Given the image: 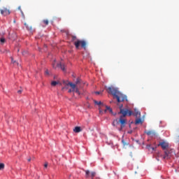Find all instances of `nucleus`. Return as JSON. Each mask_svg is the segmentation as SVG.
I'll return each mask as SVG.
<instances>
[{
	"label": "nucleus",
	"mask_w": 179,
	"mask_h": 179,
	"mask_svg": "<svg viewBox=\"0 0 179 179\" xmlns=\"http://www.w3.org/2000/svg\"><path fill=\"white\" fill-rule=\"evenodd\" d=\"M120 114H122L120 117V119H115L113 120L112 125L115 127V125H118L120 124V128H119V131H122V129L125 128V125H127V120L124 118V117H131L134 113L131 110H129L128 108H122V106L120 107Z\"/></svg>",
	"instance_id": "nucleus-1"
},
{
	"label": "nucleus",
	"mask_w": 179,
	"mask_h": 179,
	"mask_svg": "<svg viewBox=\"0 0 179 179\" xmlns=\"http://www.w3.org/2000/svg\"><path fill=\"white\" fill-rule=\"evenodd\" d=\"M106 92L109 94H112L113 96L114 99H116L117 103H121L122 101H128V99H127V95L123 94L118 90V88L112 87H108L106 88Z\"/></svg>",
	"instance_id": "nucleus-2"
},
{
	"label": "nucleus",
	"mask_w": 179,
	"mask_h": 179,
	"mask_svg": "<svg viewBox=\"0 0 179 179\" xmlns=\"http://www.w3.org/2000/svg\"><path fill=\"white\" fill-rule=\"evenodd\" d=\"M72 41H73V44L77 50H79V47L86 50V45H87V43L85 40H79L75 36H72Z\"/></svg>",
	"instance_id": "nucleus-3"
},
{
	"label": "nucleus",
	"mask_w": 179,
	"mask_h": 179,
	"mask_svg": "<svg viewBox=\"0 0 179 179\" xmlns=\"http://www.w3.org/2000/svg\"><path fill=\"white\" fill-rule=\"evenodd\" d=\"M63 84L65 85V86H70L72 89V92H75L76 93H77V94H80V92H79V89L76 87V85L69 82L68 81H63Z\"/></svg>",
	"instance_id": "nucleus-4"
},
{
	"label": "nucleus",
	"mask_w": 179,
	"mask_h": 179,
	"mask_svg": "<svg viewBox=\"0 0 179 179\" xmlns=\"http://www.w3.org/2000/svg\"><path fill=\"white\" fill-rule=\"evenodd\" d=\"M173 155H176V152H174V150L173 149H167L164 151V155L162 157L163 159H171L173 156Z\"/></svg>",
	"instance_id": "nucleus-5"
},
{
	"label": "nucleus",
	"mask_w": 179,
	"mask_h": 179,
	"mask_svg": "<svg viewBox=\"0 0 179 179\" xmlns=\"http://www.w3.org/2000/svg\"><path fill=\"white\" fill-rule=\"evenodd\" d=\"M158 145L161 146L163 150H167L169 149V143L166 141H161Z\"/></svg>",
	"instance_id": "nucleus-6"
},
{
	"label": "nucleus",
	"mask_w": 179,
	"mask_h": 179,
	"mask_svg": "<svg viewBox=\"0 0 179 179\" xmlns=\"http://www.w3.org/2000/svg\"><path fill=\"white\" fill-rule=\"evenodd\" d=\"M0 12L3 16H8V15H10V11L6 8L0 10Z\"/></svg>",
	"instance_id": "nucleus-7"
},
{
	"label": "nucleus",
	"mask_w": 179,
	"mask_h": 179,
	"mask_svg": "<svg viewBox=\"0 0 179 179\" xmlns=\"http://www.w3.org/2000/svg\"><path fill=\"white\" fill-rule=\"evenodd\" d=\"M145 134L148 136H156V131L153 130H148L145 131Z\"/></svg>",
	"instance_id": "nucleus-8"
},
{
	"label": "nucleus",
	"mask_w": 179,
	"mask_h": 179,
	"mask_svg": "<svg viewBox=\"0 0 179 179\" xmlns=\"http://www.w3.org/2000/svg\"><path fill=\"white\" fill-rule=\"evenodd\" d=\"M57 66L58 68H60L63 72H65L66 71V69H65V64H62V63L57 64Z\"/></svg>",
	"instance_id": "nucleus-9"
},
{
	"label": "nucleus",
	"mask_w": 179,
	"mask_h": 179,
	"mask_svg": "<svg viewBox=\"0 0 179 179\" xmlns=\"http://www.w3.org/2000/svg\"><path fill=\"white\" fill-rule=\"evenodd\" d=\"M73 131L76 134H79V132H82V129L80 128V127H76L73 129Z\"/></svg>",
	"instance_id": "nucleus-10"
},
{
	"label": "nucleus",
	"mask_w": 179,
	"mask_h": 179,
	"mask_svg": "<svg viewBox=\"0 0 179 179\" xmlns=\"http://www.w3.org/2000/svg\"><path fill=\"white\" fill-rule=\"evenodd\" d=\"M136 125H139V124H142V119L141 117H138L136 120L135 122Z\"/></svg>",
	"instance_id": "nucleus-11"
},
{
	"label": "nucleus",
	"mask_w": 179,
	"mask_h": 179,
	"mask_svg": "<svg viewBox=\"0 0 179 179\" xmlns=\"http://www.w3.org/2000/svg\"><path fill=\"white\" fill-rule=\"evenodd\" d=\"M106 109L104 110V113H107V110L109 111L111 114H113V109L109 106H106Z\"/></svg>",
	"instance_id": "nucleus-12"
},
{
	"label": "nucleus",
	"mask_w": 179,
	"mask_h": 179,
	"mask_svg": "<svg viewBox=\"0 0 179 179\" xmlns=\"http://www.w3.org/2000/svg\"><path fill=\"white\" fill-rule=\"evenodd\" d=\"M134 115H135L136 118H141V112H136L134 113Z\"/></svg>",
	"instance_id": "nucleus-13"
},
{
	"label": "nucleus",
	"mask_w": 179,
	"mask_h": 179,
	"mask_svg": "<svg viewBox=\"0 0 179 179\" xmlns=\"http://www.w3.org/2000/svg\"><path fill=\"white\" fill-rule=\"evenodd\" d=\"M11 59V62L14 64V65H19V63L15 60H13V57H10Z\"/></svg>",
	"instance_id": "nucleus-14"
},
{
	"label": "nucleus",
	"mask_w": 179,
	"mask_h": 179,
	"mask_svg": "<svg viewBox=\"0 0 179 179\" xmlns=\"http://www.w3.org/2000/svg\"><path fill=\"white\" fill-rule=\"evenodd\" d=\"M85 172L86 178H89V176H90V171H85Z\"/></svg>",
	"instance_id": "nucleus-15"
},
{
	"label": "nucleus",
	"mask_w": 179,
	"mask_h": 179,
	"mask_svg": "<svg viewBox=\"0 0 179 179\" xmlns=\"http://www.w3.org/2000/svg\"><path fill=\"white\" fill-rule=\"evenodd\" d=\"M59 83V82H58V81H52L51 83V85L52 86H57V85H58Z\"/></svg>",
	"instance_id": "nucleus-16"
},
{
	"label": "nucleus",
	"mask_w": 179,
	"mask_h": 179,
	"mask_svg": "<svg viewBox=\"0 0 179 179\" xmlns=\"http://www.w3.org/2000/svg\"><path fill=\"white\" fill-rule=\"evenodd\" d=\"M122 143L124 146V148H125V146H128V143L127 142H125V140L122 139Z\"/></svg>",
	"instance_id": "nucleus-17"
},
{
	"label": "nucleus",
	"mask_w": 179,
	"mask_h": 179,
	"mask_svg": "<svg viewBox=\"0 0 179 179\" xmlns=\"http://www.w3.org/2000/svg\"><path fill=\"white\" fill-rule=\"evenodd\" d=\"M24 26L27 27V29L28 30H30V31L33 30V28H32L31 27H29V25L27 24V23H24Z\"/></svg>",
	"instance_id": "nucleus-18"
},
{
	"label": "nucleus",
	"mask_w": 179,
	"mask_h": 179,
	"mask_svg": "<svg viewBox=\"0 0 179 179\" xmlns=\"http://www.w3.org/2000/svg\"><path fill=\"white\" fill-rule=\"evenodd\" d=\"M94 104H96V106H101L103 103L101 101H94Z\"/></svg>",
	"instance_id": "nucleus-19"
},
{
	"label": "nucleus",
	"mask_w": 179,
	"mask_h": 179,
	"mask_svg": "<svg viewBox=\"0 0 179 179\" xmlns=\"http://www.w3.org/2000/svg\"><path fill=\"white\" fill-rule=\"evenodd\" d=\"M5 169V164H0V170H3Z\"/></svg>",
	"instance_id": "nucleus-20"
},
{
	"label": "nucleus",
	"mask_w": 179,
	"mask_h": 179,
	"mask_svg": "<svg viewBox=\"0 0 179 179\" xmlns=\"http://www.w3.org/2000/svg\"><path fill=\"white\" fill-rule=\"evenodd\" d=\"M80 83V78H77L76 81V85H79Z\"/></svg>",
	"instance_id": "nucleus-21"
},
{
	"label": "nucleus",
	"mask_w": 179,
	"mask_h": 179,
	"mask_svg": "<svg viewBox=\"0 0 179 179\" xmlns=\"http://www.w3.org/2000/svg\"><path fill=\"white\" fill-rule=\"evenodd\" d=\"M5 41H6V40H5L4 38H1L0 39V43H1V44H4Z\"/></svg>",
	"instance_id": "nucleus-22"
},
{
	"label": "nucleus",
	"mask_w": 179,
	"mask_h": 179,
	"mask_svg": "<svg viewBox=\"0 0 179 179\" xmlns=\"http://www.w3.org/2000/svg\"><path fill=\"white\" fill-rule=\"evenodd\" d=\"M43 23L46 25V26H48V20H43Z\"/></svg>",
	"instance_id": "nucleus-23"
},
{
	"label": "nucleus",
	"mask_w": 179,
	"mask_h": 179,
	"mask_svg": "<svg viewBox=\"0 0 179 179\" xmlns=\"http://www.w3.org/2000/svg\"><path fill=\"white\" fill-rule=\"evenodd\" d=\"M96 176V172H92L91 173V177L92 178H93V177H95Z\"/></svg>",
	"instance_id": "nucleus-24"
},
{
	"label": "nucleus",
	"mask_w": 179,
	"mask_h": 179,
	"mask_svg": "<svg viewBox=\"0 0 179 179\" xmlns=\"http://www.w3.org/2000/svg\"><path fill=\"white\" fill-rule=\"evenodd\" d=\"M103 92H95V94H101Z\"/></svg>",
	"instance_id": "nucleus-25"
},
{
	"label": "nucleus",
	"mask_w": 179,
	"mask_h": 179,
	"mask_svg": "<svg viewBox=\"0 0 179 179\" xmlns=\"http://www.w3.org/2000/svg\"><path fill=\"white\" fill-rule=\"evenodd\" d=\"M45 75H50V72H48V70H46L45 71Z\"/></svg>",
	"instance_id": "nucleus-26"
},
{
	"label": "nucleus",
	"mask_w": 179,
	"mask_h": 179,
	"mask_svg": "<svg viewBox=\"0 0 179 179\" xmlns=\"http://www.w3.org/2000/svg\"><path fill=\"white\" fill-rule=\"evenodd\" d=\"M44 167H45V169H47V167H48V163H45V164H44Z\"/></svg>",
	"instance_id": "nucleus-27"
},
{
	"label": "nucleus",
	"mask_w": 179,
	"mask_h": 179,
	"mask_svg": "<svg viewBox=\"0 0 179 179\" xmlns=\"http://www.w3.org/2000/svg\"><path fill=\"white\" fill-rule=\"evenodd\" d=\"M152 148L150 147V145H147V149H148V150H150V149H151Z\"/></svg>",
	"instance_id": "nucleus-28"
},
{
	"label": "nucleus",
	"mask_w": 179,
	"mask_h": 179,
	"mask_svg": "<svg viewBox=\"0 0 179 179\" xmlns=\"http://www.w3.org/2000/svg\"><path fill=\"white\" fill-rule=\"evenodd\" d=\"M17 93H18V94H22V90H18Z\"/></svg>",
	"instance_id": "nucleus-29"
},
{
	"label": "nucleus",
	"mask_w": 179,
	"mask_h": 179,
	"mask_svg": "<svg viewBox=\"0 0 179 179\" xmlns=\"http://www.w3.org/2000/svg\"><path fill=\"white\" fill-rule=\"evenodd\" d=\"M72 92H73V91H72V90H69V93H72Z\"/></svg>",
	"instance_id": "nucleus-30"
},
{
	"label": "nucleus",
	"mask_w": 179,
	"mask_h": 179,
	"mask_svg": "<svg viewBox=\"0 0 179 179\" xmlns=\"http://www.w3.org/2000/svg\"><path fill=\"white\" fill-rule=\"evenodd\" d=\"M52 66H53V68H55V63L52 64Z\"/></svg>",
	"instance_id": "nucleus-31"
},
{
	"label": "nucleus",
	"mask_w": 179,
	"mask_h": 179,
	"mask_svg": "<svg viewBox=\"0 0 179 179\" xmlns=\"http://www.w3.org/2000/svg\"><path fill=\"white\" fill-rule=\"evenodd\" d=\"M22 15L23 17H24V14L23 13V12H22Z\"/></svg>",
	"instance_id": "nucleus-32"
},
{
	"label": "nucleus",
	"mask_w": 179,
	"mask_h": 179,
	"mask_svg": "<svg viewBox=\"0 0 179 179\" xmlns=\"http://www.w3.org/2000/svg\"><path fill=\"white\" fill-rule=\"evenodd\" d=\"M151 149H152V150H155V148H153V147L151 148Z\"/></svg>",
	"instance_id": "nucleus-33"
},
{
	"label": "nucleus",
	"mask_w": 179,
	"mask_h": 179,
	"mask_svg": "<svg viewBox=\"0 0 179 179\" xmlns=\"http://www.w3.org/2000/svg\"><path fill=\"white\" fill-rule=\"evenodd\" d=\"M31 159H30V158L28 159V162H31Z\"/></svg>",
	"instance_id": "nucleus-34"
},
{
	"label": "nucleus",
	"mask_w": 179,
	"mask_h": 179,
	"mask_svg": "<svg viewBox=\"0 0 179 179\" xmlns=\"http://www.w3.org/2000/svg\"><path fill=\"white\" fill-rule=\"evenodd\" d=\"M64 89H65V87H63V88H62V90H64Z\"/></svg>",
	"instance_id": "nucleus-35"
}]
</instances>
